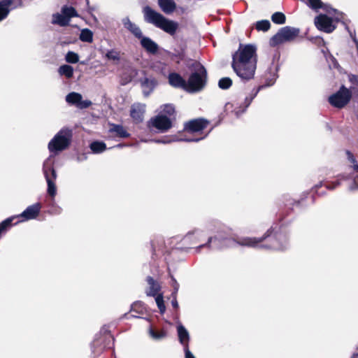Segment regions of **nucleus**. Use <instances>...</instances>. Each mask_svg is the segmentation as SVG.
Returning a JSON list of instances; mask_svg holds the SVG:
<instances>
[{"mask_svg":"<svg viewBox=\"0 0 358 358\" xmlns=\"http://www.w3.org/2000/svg\"><path fill=\"white\" fill-rule=\"evenodd\" d=\"M257 63V47L253 44L240 43L232 55L231 68L244 83L254 78Z\"/></svg>","mask_w":358,"mask_h":358,"instance_id":"f257e3e1","label":"nucleus"},{"mask_svg":"<svg viewBox=\"0 0 358 358\" xmlns=\"http://www.w3.org/2000/svg\"><path fill=\"white\" fill-rule=\"evenodd\" d=\"M273 229H268L259 238L242 237L236 240L238 245L253 248L284 250L289 246V236L286 233L278 232L271 237Z\"/></svg>","mask_w":358,"mask_h":358,"instance_id":"f03ea898","label":"nucleus"},{"mask_svg":"<svg viewBox=\"0 0 358 358\" xmlns=\"http://www.w3.org/2000/svg\"><path fill=\"white\" fill-rule=\"evenodd\" d=\"M144 21L154 25L170 36H174L178 29V23L169 20L149 6L143 8Z\"/></svg>","mask_w":358,"mask_h":358,"instance_id":"7ed1b4c3","label":"nucleus"},{"mask_svg":"<svg viewBox=\"0 0 358 358\" xmlns=\"http://www.w3.org/2000/svg\"><path fill=\"white\" fill-rule=\"evenodd\" d=\"M190 75L187 80V92L195 93L202 90L207 82V71L199 62L194 61L188 64Z\"/></svg>","mask_w":358,"mask_h":358,"instance_id":"20e7f679","label":"nucleus"},{"mask_svg":"<svg viewBox=\"0 0 358 358\" xmlns=\"http://www.w3.org/2000/svg\"><path fill=\"white\" fill-rule=\"evenodd\" d=\"M72 131L68 128H63L59 131L48 143V150L55 154L66 150L71 144Z\"/></svg>","mask_w":358,"mask_h":358,"instance_id":"39448f33","label":"nucleus"},{"mask_svg":"<svg viewBox=\"0 0 358 358\" xmlns=\"http://www.w3.org/2000/svg\"><path fill=\"white\" fill-rule=\"evenodd\" d=\"M206 229L210 231H214L217 233V235L215 236L209 237L207 243L205 244L200 245L196 248V251L204 247H208L213 249H218L220 248V242L227 238L222 234V232L226 233L225 227L217 220H213L209 222L206 225Z\"/></svg>","mask_w":358,"mask_h":358,"instance_id":"423d86ee","label":"nucleus"},{"mask_svg":"<svg viewBox=\"0 0 358 358\" xmlns=\"http://www.w3.org/2000/svg\"><path fill=\"white\" fill-rule=\"evenodd\" d=\"M299 28L290 26L281 27L278 31L270 38L269 45L271 47H275L285 43L293 41L299 36Z\"/></svg>","mask_w":358,"mask_h":358,"instance_id":"0eeeda50","label":"nucleus"},{"mask_svg":"<svg viewBox=\"0 0 358 358\" xmlns=\"http://www.w3.org/2000/svg\"><path fill=\"white\" fill-rule=\"evenodd\" d=\"M43 172L48 185L47 192L50 196L55 197L57 194L55 180L57 175L50 157L43 162Z\"/></svg>","mask_w":358,"mask_h":358,"instance_id":"6e6552de","label":"nucleus"},{"mask_svg":"<svg viewBox=\"0 0 358 358\" xmlns=\"http://www.w3.org/2000/svg\"><path fill=\"white\" fill-rule=\"evenodd\" d=\"M351 98L352 92L344 85H342L338 91L329 97L328 100L334 107L343 108L350 102Z\"/></svg>","mask_w":358,"mask_h":358,"instance_id":"1a4fd4ad","label":"nucleus"},{"mask_svg":"<svg viewBox=\"0 0 358 358\" xmlns=\"http://www.w3.org/2000/svg\"><path fill=\"white\" fill-rule=\"evenodd\" d=\"M114 338L110 334L104 336H96L91 344V348L94 357L98 355L104 348H110L113 346Z\"/></svg>","mask_w":358,"mask_h":358,"instance_id":"9d476101","label":"nucleus"},{"mask_svg":"<svg viewBox=\"0 0 358 358\" xmlns=\"http://www.w3.org/2000/svg\"><path fill=\"white\" fill-rule=\"evenodd\" d=\"M150 127L156 128L161 132H166L173 126L172 120L164 114H159L149 122Z\"/></svg>","mask_w":358,"mask_h":358,"instance_id":"9b49d317","label":"nucleus"},{"mask_svg":"<svg viewBox=\"0 0 358 358\" xmlns=\"http://www.w3.org/2000/svg\"><path fill=\"white\" fill-rule=\"evenodd\" d=\"M315 27L322 31L325 33H331L336 29V25L333 23L332 18L327 15L320 14L315 17L314 20Z\"/></svg>","mask_w":358,"mask_h":358,"instance_id":"f8f14e48","label":"nucleus"},{"mask_svg":"<svg viewBox=\"0 0 358 358\" xmlns=\"http://www.w3.org/2000/svg\"><path fill=\"white\" fill-rule=\"evenodd\" d=\"M65 100L69 104L75 106L79 109L87 108L92 104L90 100H83V96L80 93L75 92L69 93L66 96Z\"/></svg>","mask_w":358,"mask_h":358,"instance_id":"ddd939ff","label":"nucleus"},{"mask_svg":"<svg viewBox=\"0 0 358 358\" xmlns=\"http://www.w3.org/2000/svg\"><path fill=\"white\" fill-rule=\"evenodd\" d=\"M266 86V85H260L257 88L252 89L250 94L245 98L243 103H241L238 107L234 108V113L236 117H239L243 113L245 112L259 92Z\"/></svg>","mask_w":358,"mask_h":358,"instance_id":"4468645a","label":"nucleus"},{"mask_svg":"<svg viewBox=\"0 0 358 358\" xmlns=\"http://www.w3.org/2000/svg\"><path fill=\"white\" fill-rule=\"evenodd\" d=\"M208 121L203 118H197L185 123L184 129L187 131L194 133L203 130L207 127Z\"/></svg>","mask_w":358,"mask_h":358,"instance_id":"2eb2a0df","label":"nucleus"},{"mask_svg":"<svg viewBox=\"0 0 358 358\" xmlns=\"http://www.w3.org/2000/svg\"><path fill=\"white\" fill-rule=\"evenodd\" d=\"M41 206L39 203H36L28 206L22 213L15 215L16 218H22L21 221H27L37 217L41 211Z\"/></svg>","mask_w":358,"mask_h":358,"instance_id":"dca6fc26","label":"nucleus"},{"mask_svg":"<svg viewBox=\"0 0 358 358\" xmlns=\"http://www.w3.org/2000/svg\"><path fill=\"white\" fill-rule=\"evenodd\" d=\"M141 86L142 88L144 96L148 97L154 91L158 83L153 77H144L140 80Z\"/></svg>","mask_w":358,"mask_h":358,"instance_id":"f3484780","label":"nucleus"},{"mask_svg":"<svg viewBox=\"0 0 358 358\" xmlns=\"http://www.w3.org/2000/svg\"><path fill=\"white\" fill-rule=\"evenodd\" d=\"M306 3L313 10H317L319 8H322L327 13L334 15V17L339 13L329 5L322 3L321 0H307Z\"/></svg>","mask_w":358,"mask_h":358,"instance_id":"a211bd4d","label":"nucleus"},{"mask_svg":"<svg viewBox=\"0 0 358 358\" xmlns=\"http://www.w3.org/2000/svg\"><path fill=\"white\" fill-rule=\"evenodd\" d=\"M122 23L124 27L129 31L134 36L138 39L143 37V32L141 28L134 22H132L129 17L122 19Z\"/></svg>","mask_w":358,"mask_h":358,"instance_id":"6ab92c4d","label":"nucleus"},{"mask_svg":"<svg viewBox=\"0 0 358 358\" xmlns=\"http://www.w3.org/2000/svg\"><path fill=\"white\" fill-rule=\"evenodd\" d=\"M141 47L149 54L156 55L159 50L158 44L148 36L139 38Z\"/></svg>","mask_w":358,"mask_h":358,"instance_id":"aec40b11","label":"nucleus"},{"mask_svg":"<svg viewBox=\"0 0 358 358\" xmlns=\"http://www.w3.org/2000/svg\"><path fill=\"white\" fill-rule=\"evenodd\" d=\"M169 83L175 88H181L187 91V81L178 73H170Z\"/></svg>","mask_w":358,"mask_h":358,"instance_id":"412c9836","label":"nucleus"},{"mask_svg":"<svg viewBox=\"0 0 358 358\" xmlns=\"http://www.w3.org/2000/svg\"><path fill=\"white\" fill-rule=\"evenodd\" d=\"M145 105L143 103H134L131 106L130 110V115L134 120L136 122H141L143 119V114L145 113Z\"/></svg>","mask_w":358,"mask_h":358,"instance_id":"4be33fe9","label":"nucleus"},{"mask_svg":"<svg viewBox=\"0 0 358 358\" xmlns=\"http://www.w3.org/2000/svg\"><path fill=\"white\" fill-rule=\"evenodd\" d=\"M177 332L179 342L182 345L184 349L189 348V334L185 327L180 324L177 326Z\"/></svg>","mask_w":358,"mask_h":358,"instance_id":"5701e85b","label":"nucleus"},{"mask_svg":"<svg viewBox=\"0 0 358 358\" xmlns=\"http://www.w3.org/2000/svg\"><path fill=\"white\" fill-rule=\"evenodd\" d=\"M208 134L205 135L203 137L201 138H159V139H153L151 140V141H153L156 143H163V144H168L171 143V142L174 141H185V142H198L202 139H204Z\"/></svg>","mask_w":358,"mask_h":358,"instance_id":"b1692460","label":"nucleus"},{"mask_svg":"<svg viewBox=\"0 0 358 358\" xmlns=\"http://www.w3.org/2000/svg\"><path fill=\"white\" fill-rule=\"evenodd\" d=\"M109 133L114 134L115 137L126 138L130 136V134L124 129L122 124H110Z\"/></svg>","mask_w":358,"mask_h":358,"instance_id":"393cba45","label":"nucleus"},{"mask_svg":"<svg viewBox=\"0 0 358 358\" xmlns=\"http://www.w3.org/2000/svg\"><path fill=\"white\" fill-rule=\"evenodd\" d=\"M146 280L149 285V289L146 291L147 295L155 296L161 289L160 285L151 276H148Z\"/></svg>","mask_w":358,"mask_h":358,"instance_id":"a878e982","label":"nucleus"},{"mask_svg":"<svg viewBox=\"0 0 358 358\" xmlns=\"http://www.w3.org/2000/svg\"><path fill=\"white\" fill-rule=\"evenodd\" d=\"M158 4L162 10L166 14L172 13L176 8V4L173 0H158Z\"/></svg>","mask_w":358,"mask_h":358,"instance_id":"bb28decb","label":"nucleus"},{"mask_svg":"<svg viewBox=\"0 0 358 358\" xmlns=\"http://www.w3.org/2000/svg\"><path fill=\"white\" fill-rule=\"evenodd\" d=\"M69 21L66 17L61 12L52 15V24H57L60 27H66L69 25Z\"/></svg>","mask_w":358,"mask_h":358,"instance_id":"cd10ccee","label":"nucleus"},{"mask_svg":"<svg viewBox=\"0 0 358 358\" xmlns=\"http://www.w3.org/2000/svg\"><path fill=\"white\" fill-rule=\"evenodd\" d=\"M162 110L159 114H164L168 117L171 118V120H175L176 118V110L173 104L167 103L161 106Z\"/></svg>","mask_w":358,"mask_h":358,"instance_id":"c85d7f7f","label":"nucleus"},{"mask_svg":"<svg viewBox=\"0 0 358 358\" xmlns=\"http://www.w3.org/2000/svg\"><path fill=\"white\" fill-rule=\"evenodd\" d=\"M90 148L93 153L99 154L104 152L107 148L103 141H95L90 143Z\"/></svg>","mask_w":358,"mask_h":358,"instance_id":"c756f323","label":"nucleus"},{"mask_svg":"<svg viewBox=\"0 0 358 358\" xmlns=\"http://www.w3.org/2000/svg\"><path fill=\"white\" fill-rule=\"evenodd\" d=\"M338 178L343 180H350L352 179L353 182L352 185L350 186L349 189L351 191L358 189V180H357V176H355L354 173L345 174L343 173L338 176Z\"/></svg>","mask_w":358,"mask_h":358,"instance_id":"7c9ffc66","label":"nucleus"},{"mask_svg":"<svg viewBox=\"0 0 358 358\" xmlns=\"http://www.w3.org/2000/svg\"><path fill=\"white\" fill-rule=\"evenodd\" d=\"M203 231L199 229H195L189 231L184 237V241H190L194 238L196 241H199L200 238L203 236Z\"/></svg>","mask_w":358,"mask_h":358,"instance_id":"2f4dec72","label":"nucleus"},{"mask_svg":"<svg viewBox=\"0 0 358 358\" xmlns=\"http://www.w3.org/2000/svg\"><path fill=\"white\" fill-rule=\"evenodd\" d=\"M58 73L61 76H65L67 78H71L73 76V68L68 64H64L58 69Z\"/></svg>","mask_w":358,"mask_h":358,"instance_id":"473e14b6","label":"nucleus"},{"mask_svg":"<svg viewBox=\"0 0 358 358\" xmlns=\"http://www.w3.org/2000/svg\"><path fill=\"white\" fill-rule=\"evenodd\" d=\"M61 12L68 18L69 22L72 17L78 15L76 10L72 6H64L62 8Z\"/></svg>","mask_w":358,"mask_h":358,"instance_id":"72a5a7b5","label":"nucleus"},{"mask_svg":"<svg viewBox=\"0 0 358 358\" xmlns=\"http://www.w3.org/2000/svg\"><path fill=\"white\" fill-rule=\"evenodd\" d=\"M79 38L83 42L91 43L93 41V33L89 29H83L80 31Z\"/></svg>","mask_w":358,"mask_h":358,"instance_id":"f704fd0d","label":"nucleus"},{"mask_svg":"<svg viewBox=\"0 0 358 358\" xmlns=\"http://www.w3.org/2000/svg\"><path fill=\"white\" fill-rule=\"evenodd\" d=\"M15 219H16L15 216H11L0 222V235L12 227V222Z\"/></svg>","mask_w":358,"mask_h":358,"instance_id":"c9c22d12","label":"nucleus"},{"mask_svg":"<svg viewBox=\"0 0 358 358\" xmlns=\"http://www.w3.org/2000/svg\"><path fill=\"white\" fill-rule=\"evenodd\" d=\"M346 155H347V159L349 164L351 165L350 166V168L352 169L354 172L358 173V163L357 161L354 156V155L349 150L345 151Z\"/></svg>","mask_w":358,"mask_h":358,"instance_id":"e433bc0d","label":"nucleus"},{"mask_svg":"<svg viewBox=\"0 0 358 358\" xmlns=\"http://www.w3.org/2000/svg\"><path fill=\"white\" fill-rule=\"evenodd\" d=\"M271 27V23L268 20L257 21L255 24V29L259 31H267Z\"/></svg>","mask_w":358,"mask_h":358,"instance_id":"4c0bfd02","label":"nucleus"},{"mask_svg":"<svg viewBox=\"0 0 358 358\" xmlns=\"http://www.w3.org/2000/svg\"><path fill=\"white\" fill-rule=\"evenodd\" d=\"M271 20L277 24H282L285 23L286 17L281 12H275L271 15Z\"/></svg>","mask_w":358,"mask_h":358,"instance_id":"58836bf2","label":"nucleus"},{"mask_svg":"<svg viewBox=\"0 0 358 358\" xmlns=\"http://www.w3.org/2000/svg\"><path fill=\"white\" fill-rule=\"evenodd\" d=\"M150 336L155 340H161L166 337V334L164 330L155 331L152 328L149 329Z\"/></svg>","mask_w":358,"mask_h":358,"instance_id":"ea45409f","label":"nucleus"},{"mask_svg":"<svg viewBox=\"0 0 358 358\" xmlns=\"http://www.w3.org/2000/svg\"><path fill=\"white\" fill-rule=\"evenodd\" d=\"M232 85V80L229 77H224L218 81V86L222 90H227Z\"/></svg>","mask_w":358,"mask_h":358,"instance_id":"a19ab883","label":"nucleus"},{"mask_svg":"<svg viewBox=\"0 0 358 358\" xmlns=\"http://www.w3.org/2000/svg\"><path fill=\"white\" fill-rule=\"evenodd\" d=\"M6 2V7L10 10L21 7L22 6V0H2Z\"/></svg>","mask_w":358,"mask_h":358,"instance_id":"79ce46f5","label":"nucleus"},{"mask_svg":"<svg viewBox=\"0 0 358 358\" xmlns=\"http://www.w3.org/2000/svg\"><path fill=\"white\" fill-rule=\"evenodd\" d=\"M65 59L68 63L76 64L79 61V56L73 51H69L65 56Z\"/></svg>","mask_w":358,"mask_h":358,"instance_id":"37998d69","label":"nucleus"},{"mask_svg":"<svg viewBox=\"0 0 358 358\" xmlns=\"http://www.w3.org/2000/svg\"><path fill=\"white\" fill-rule=\"evenodd\" d=\"M6 1H0V22L4 20L10 13V9L6 7Z\"/></svg>","mask_w":358,"mask_h":358,"instance_id":"c03bdc74","label":"nucleus"},{"mask_svg":"<svg viewBox=\"0 0 358 358\" xmlns=\"http://www.w3.org/2000/svg\"><path fill=\"white\" fill-rule=\"evenodd\" d=\"M155 296V301L159 310V312L160 313L163 314L166 310L163 296L162 294H157Z\"/></svg>","mask_w":358,"mask_h":358,"instance_id":"a18cd8bd","label":"nucleus"},{"mask_svg":"<svg viewBox=\"0 0 358 358\" xmlns=\"http://www.w3.org/2000/svg\"><path fill=\"white\" fill-rule=\"evenodd\" d=\"M106 57L109 60L119 61L120 59V53L115 50H110L106 54Z\"/></svg>","mask_w":358,"mask_h":358,"instance_id":"49530a36","label":"nucleus"},{"mask_svg":"<svg viewBox=\"0 0 358 358\" xmlns=\"http://www.w3.org/2000/svg\"><path fill=\"white\" fill-rule=\"evenodd\" d=\"M143 304L141 302H134L131 306V311L141 313L143 312Z\"/></svg>","mask_w":358,"mask_h":358,"instance_id":"de8ad7c7","label":"nucleus"},{"mask_svg":"<svg viewBox=\"0 0 358 358\" xmlns=\"http://www.w3.org/2000/svg\"><path fill=\"white\" fill-rule=\"evenodd\" d=\"M171 286L173 287V292L171 294L177 295L180 287L179 283L177 282V280L173 276H171Z\"/></svg>","mask_w":358,"mask_h":358,"instance_id":"09e8293b","label":"nucleus"},{"mask_svg":"<svg viewBox=\"0 0 358 358\" xmlns=\"http://www.w3.org/2000/svg\"><path fill=\"white\" fill-rule=\"evenodd\" d=\"M340 182L338 180L336 181V182H334L331 184H327L326 185V187L327 189H329V190H333L335 188H336L338 186L340 185Z\"/></svg>","mask_w":358,"mask_h":358,"instance_id":"8fccbe9b","label":"nucleus"},{"mask_svg":"<svg viewBox=\"0 0 358 358\" xmlns=\"http://www.w3.org/2000/svg\"><path fill=\"white\" fill-rule=\"evenodd\" d=\"M171 296H172V301H171L172 306L174 308H176V309L178 308V301H177V295L171 294Z\"/></svg>","mask_w":358,"mask_h":358,"instance_id":"3c124183","label":"nucleus"},{"mask_svg":"<svg viewBox=\"0 0 358 358\" xmlns=\"http://www.w3.org/2000/svg\"><path fill=\"white\" fill-rule=\"evenodd\" d=\"M185 352V358H195L194 355L190 352L189 348H186V349H184Z\"/></svg>","mask_w":358,"mask_h":358,"instance_id":"603ef678","label":"nucleus"},{"mask_svg":"<svg viewBox=\"0 0 358 358\" xmlns=\"http://www.w3.org/2000/svg\"><path fill=\"white\" fill-rule=\"evenodd\" d=\"M279 68H280V66L278 64H276L275 66L274 67V71H275V74L274 75V78L273 79L272 83L269 85H272L274 83V82L275 81L276 78H278L277 72L278 71Z\"/></svg>","mask_w":358,"mask_h":358,"instance_id":"864d4df0","label":"nucleus"},{"mask_svg":"<svg viewBox=\"0 0 358 358\" xmlns=\"http://www.w3.org/2000/svg\"><path fill=\"white\" fill-rule=\"evenodd\" d=\"M350 80L352 83H358V76H352Z\"/></svg>","mask_w":358,"mask_h":358,"instance_id":"5fc2aeb1","label":"nucleus"},{"mask_svg":"<svg viewBox=\"0 0 358 358\" xmlns=\"http://www.w3.org/2000/svg\"><path fill=\"white\" fill-rule=\"evenodd\" d=\"M126 146H127V145L124 143H119V144L116 145L115 147V148H124Z\"/></svg>","mask_w":358,"mask_h":358,"instance_id":"6e6d98bb","label":"nucleus"},{"mask_svg":"<svg viewBox=\"0 0 358 358\" xmlns=\"http://www.w3.org/2000/svg\"><path fill=\"white\" fill-rule=\"evenodd\" d=\"M322 182H320L319 184L316 185L314 188L317 190L319 187H322Z\"/></svg>","mask_w":358,"mask_h":358,"instance_id":"4d7b16f0","label":"nucleus"},{"mask_svg":"<svg viewBox=\"0 0 358 358\" xmlns=\"http://www.w3.org/2000/svg\"><path fill=\"white\" fill-rule=\"evenodd\" d=\"M351 358H358V353H354Z\"/></svg>","mask_w":358,"mask_h":358,"instance_id":"13d9d810","label":"nucleus"},{"mask_svg":"<svg viewBox=\"0 0 358 358\" xmlns=\"http://www.w3.org/2000/svg\"><path fill=\"white\" fill-rule=\"evenodd\" d=\"M152 250H153V252H155V251H156V249H155V248H154L153 245H152Z\"/></svg>","mask_w":358,"mask_h":358,"instance_id":"bf43d9fd","label":"nucleus"},{"mask_svg":"<svg viewBox=\"0 0 358 358\" xmlns=\"http://www.w3.org/2000/svg\"><path fill=\"white\" fill-rule=\"evenodd\" d=\"M131 317H139V316L134 315H131Z\"/></svg>","mask_w":358,"mask_h":358,"instance_id":"052dcab7","label":"nucleus"},{"mask_svg":"<svg viewBox=\"0 0 358 358\" xmlns=\"http://www.w3.org/2000/svg\"><path fill=\"white\" fill-rule=\"evenodd\" d=\"M127 315H128L127 313L124 314V317H127V318H129V317Z\"/></svg>","mask_w":358,"mask_h":358,"instance_id":"680f3d73","label":"nucleus"},{"mask_svg":"<svg viewBox=\"0 0 358 358\" xmlns=\"http://www.w3.org/2000/svg\"><path fill=\"white\" fill-rule=\"evenodd\" d=\"M20 222V221H17V222L15 223V224H16L19 223Z\"/></svg>","mask_w":358,"mask_h":358,"instance_id":"e2e57ef3","label":"nucleus"},{"mask_svg":"<svg viewBox=\"0 0 358 358\" xmlns=\"http://www.w3.org/2000/svg\"><path fill=\"white\" fill-rule=\"evenodd\" d=\"M357 350H358V348H357Z\"/></svg>","mask_w":358,"mask_h":358,"instance_id":"0e129e2a","label":"nucleus"}]
</instances>
